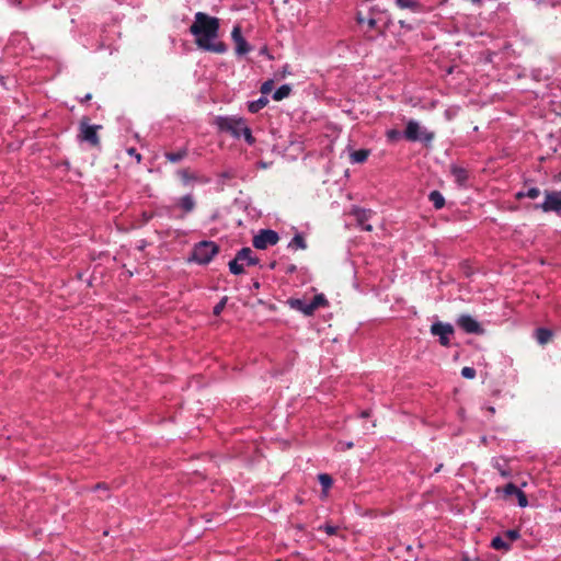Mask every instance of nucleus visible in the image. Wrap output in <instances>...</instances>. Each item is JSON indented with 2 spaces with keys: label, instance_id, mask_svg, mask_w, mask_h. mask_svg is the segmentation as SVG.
Returning a JSON list of instances; mask_svg holds the SVG:
<instances>
[{
  "label": "nucleus",
  "instance_id": "f257e3e1",
  "mask_svg": "<svg viewBox=\"0 0 561 561\" xmlns=\"http://www.w3.org/2000/svg\"><path fill=\"white\" fill-rule=\"evenodd\" d=\"M220 21L216 16H210L204 12H197L195 20L190 26V33L195 37L196 46L208 53L225 54L228 46L219 36Z\"/></svg>",
  "mask_w": 561,
  "mask_h": 561
},
{
  "label": "nucleus",
  "instance_id": "f03ea898",
  "mask_svg": "<svg viewBox=\"0 0 561 561\" xmlns=\"http://www.w3.org/2000/svg\"><path fill=\"white\" fill-rule=\"evenodd\" d=\"M219 253V245L214 241L203 240L197 242L191 253L188 261L199 265L208 264Z\"/></svg>",
  "mask_w": 561,
  "mask_h": 561
},
{
  "label": "nucleus",
  "instance_id": "7ed1b4c3",
  "mask_svg": "<svg viewBox=\"0 0 561 561\" xmlns=\"http://www.w3.org/2000/svg\"><path fill=\"white\" fill-rule=\"evenodd\" d=\"M214 124L220 133L229 134L236 139L241 137L243 128L247 127L245 119L237 116H216Z\"/></svg>",
  "mask_w": 561,
  "mask_h": 561
},
{
  "label": "nucleus",
  "instance_id": "20e7f679",
  "mask_svg": "<svg viewBox=\"0 0 561 561\" xmlns=\"http://www.w3.org/2000/svg\"><path fill=\"white\" fill-rule=\"evenodd\" d=\"M90 118L84 116L79 124L78 139L82 142H88L91 147L99 148L101 145L98 130L102 128L101 125H90Z\"/></svg>",
  "mask_w": 561,
  "mask_h": 561
},
{
  "label": "nucleus",
  "instance_id": "39448f33",
  "mask_svg": "<svg viewBox=\"0 0 561 561\" xmlns=\"http://www.w3.org/2000/svg\"><path fill=\"white\" fill-rule=\"evenodd\" d=\"M404 138L409 141H421L425 146L430 145L435 134L433 131H427L426 129H421L420 124L416 121H409L407 123V127L403 131Z\"/></svg>",
  "mask_w": 561,
  "mask_h": 561
},
{
  "label": "nucleus",
  "instance_id": "423d86ee",
  "mask_svg": "<svg viewBox=\"0 0 561 561\" xmlns=\"http://www.w3.org/2000/svg\"><path fill=\"white\" fill-rule=\"evenodd\" d=\"M531 79L533 81L541 84L539 89L530 90L528 88V95L531 93L536 99L540 98L541 101L545 100L546 96H548V90H549V81L551 79V73L548 68H536L531 71Z\"/></svg>",
  "mask_w": 561,
  "mask_h": 561
},
{
  "label": "nucleus",
  "instance_id": "0eeeda50",
  "mask_svg": "<svg viewBox=\"0 0 561 561\" xmlns=\"http://www.w3.org/2000/svg\"><path fill=\"white\" fill-rule=\"evenodd\" d=\"M530 205L528 204V209ZM533 209H541L543 213H561V191H546L541 203L534 204Z\"/></svg>",
  "mask_w": 561,
  "mask_h": 561
},
{
  "label": "nucleus",
  "instance_id": "6e6552de",
  "mask_svg": "<svg viewBox=\"0 0 561 561\" xmlns=\"http://www.w3.org/2000/svg\"><path fill=\"white\" fill-rule=\"evenodd\" d=\"M430 332L434 336H438L439 344L448 347L450 345V336L454 335L455 329L453 324L442 321L433 322Z\"/></svg>",
  "mask_w": 561,
  "mask_h": 561
},
{
  "label": "nucleus",
  "instance_id": "1a4fd4ad",
  "mask_svg": "<svg viewBox=\"0 0 561 561\" xmlns=\"http://www.w3.org/2000/svg\"><path fill=\"white\" fill-rule=\"evenodd\" d=\"M279 241V236L275 230L261 229L253 237L252 243L255 249L265 250L270 245H275Z\"/></svg>",
  "mask_w": 561,
  "mask_h": 561
},
{
  "label": "nucleus",
  "instance_id": "9d476101",
  "mask_svg": "<svg viewBox=\"0 0 561 561\" xmlns=\"http://www.w3.org/2000/svg\"><path fill=\"white\" fill-rule=\"evenodd\" d=\"M457 325L469 334H483V327L470 314H461L456 320Z\"/></svg>",
  "mask_w": 561,
  "mask_h": 561
},
{
  "label": "nucleus",
  "instance_id": "9b49d317",
  "mask_svg": "<svg viewBox=\"0 0 561 561\" xmlns=\"http://www.w3.org/2000/svg\"><path fill=\"white\" fill-rule=\"evenodd\" d=\"M231 38L236 44V54L238 56H243L251 51L252 47L243 37L240 25H236L232 28Z\"/></svg>",
  "mask_w": 561,
  "mask_h": 561
},
{
  "label": "nucleus",
  "instance_id": "f8f14e48",
  "mask_svg": "<svg viewBox=\"0 0 561 561\" xmlns=\"http://www.w3.org/2000/svg\"><path fill=\"white\" fill-rule=\"evenodd\" d=\"M176 175L181 179L184 186H187L192 182L207 184L210 181L208 176L198 175L195 172H192L188 168L179 169L176 171Z\"/></svg>",
  "mask_w": 561,
  "mask_h": 561
},
{
  "label": "nucleus",
  "instance_id": "ddd939ff",
  "mask_svg": "<svg viewBox=\"0 0 561 561\" xmlns=\"http://www.w3.org/2000/svg\"><path fill=\"white\" fill-rule=\"evenodd\" d=\"M502 491L504 496L516 495L518 499V504L520 507H526V493H524L520 489H518L514 483L510 482L503 486V489L497 488L496 492Z\"/></svg>",
  "mask_w": 561,
  "mask_h": 561
},
{
  "label": "nucleus",
  "instance_id": "4468645a",
  "mask_svg": "<svg viewBox=\"0 0 561 561\" xmlns=\"http://www.w3.org/2000/svg\"><path fill=\"white\" fill-rule=\"evenodd\" d=\"M237 178V171L234 169H227L217 174L216 188L218 192L225 191L227 185L232 186L231 180Z\"/></svg>",
  "mask_w": 561,
  "mask_h": 561
},
{
  "label": "nucleus",
  "instance_id": "2eb2a0df",
  "mask_svg": "<svg viewBox=\"0 0 561 561\" xmlns=\"http://www.w3.org/2000/svg\"><path fill=\"white\" fill-rule=\"evenodd\" d=\"M176 207H179L182 210L183 218L185 215L191 214L196 208V201L193 196V194L188 193L183 195L176 201Z\"/></svg>",
  "mask_w": 561,
  "mask_h": 561
},
{
  "label": "nucleus",
  "instance_id": "dca6fc26",
  "mask_svg": "<svg viewBox=\"0 0 561 561\" xmlns=\"http://www.w3.org/2000/svg\"><path fill=\"white\" fill-rule=\"evenodd\" d=\"M188 146L185 145L176 151H165L163 156L171 163H180L188 156Z\"/></svg>",
  "mask_w": 561,
  "mask_h": 561
},
{
  "label": "nucleus",
  "instance_id": "f3484780",
  "mask_svg": "<svg viewBox=\"0 0 561 561\" xmlns=\"http://www.w3.org/2000/svg\"><path fill=\"white\" fill-rule=\"evenodd\" d=\"M450 173L454 176L455 182L459 186H465L466 185L469 175H468V171L465 168L459 167L457 164H451L450 165Z\"/></svg>",
  "mask_w": 561,
  "mask_h": 561
},
{
  "label": "nucleus",
  "instance_id": "a211bd4d",
  "mask_svg": "<svg viewBox=\"0 0 561 561\" xmlns=\"http://www.w3.org/2000/svg\"><path fill=\"white\" fill-rule=\"evenodd\" d=\"M237 254H238V260H242L243 262L247 263L248 266H254L260 263L259 257L253 255V251L248 247L240 249L237 252Z\"/></svg>",
  "mask_w": 561,
  "mask_h": 561
},
{
  "label": "nucleus",
  "instance_id": "6ab92c4d",
  "mask_svg": "<svg viewBox=\"0 0 561 561\" xmlns=\"http://www.w3.org/2000/svg\"><path fill=\"white\" fill-rule=\"evenodd\" d=\"M287 304L291 309L298 310L302 312L305 316H312L309 302L307 304L304 299L289 298L287 300Z\"/></svg>",
  "mask_w": 561,
  "mask_h": 561
},
{
  "label": "nucleus",
  "instance_id": "aec40b11",
  "mask_svg": "<svg viewBox=\"0 0 561 561\" xmlns=\"http://www.w3.org/2000/svg\"><path fill=\"white\" fill-rule=\"evenodd\" d=\"M553 335L552 330L547 328H537L534 332V337L540 345L547 344Z\"/></svg>",
  "mask_w": 561,
  "mask_h": 561
},
{
  "label": "nucleus",
  "instance_id": "412c9836",
  "mask_svg": "<svg viewBox=\"0 0 561 561\" xmlns=\"http://www.w3.org/2000/svg\"><path fill=\"white\" fill-rule=\"evenodd\" d=\"M394 2L400 9H409L412 12L422 10V4L417 0H396Z\"/></svg>",
  "mask_w": 561,
  "mask_h": 561
},
{
  "label": "nucleus",
  "instance_id": "4be33fe9",
  "mask_svg": "<svg viewBox=\"0 0 561 561\" xmlns=\"http://www.w3.org/2000/svg\"><path fill=\"white\" fill-rule=\"evenodd\" d=\"M268 104V99L264 95L259 98L255 101H251L248 103V111L250 113H259L262 108H264Z\"/></svg>",
  "mask_w": 561,
  "mask_h": 561
},
{
  "label": "nucleus",
  "instance_id": "5701e85b",
  "mask_svg": "<svg viewBox=\"0 0 561 561\" xmlns=\"http://www.w3.org/2000/svg\"><path fill=\"white\" fill-rule=\"evenodd\" d=\"M491 547L495 550L508 551L511 549V543L505 539L503 535H499L492 539Z\"/></svg>",
  "mask_w": 561,
  "mask_h": 561
},
{
  "label": "nucleus",
  "instance_id": "b1692460",
  "mask_svg": "<svg viewBox=\"0 0 561 561\" xmlns=\"http://www.w3.org/2000/svg\"><path fill=\"white\" fill-rule=\"evenodd\" d=\"M428 199L435 209H442L445 206V197L439 191H432L428 194Z\"/></svg>",
  "mask_w": 561,
  "mask_h": 561
},
{
  "label": "nucleus",
  "instance_id": "393cba45",
  "mask_svg": "<svg viewBox=\"0 0 561 561\" xmlns=\"http://www.w3.org/2000/svg\"><path fill=\"white\" fill-rule=\"evenodd\" d=\"M309 305L311 309V314H313L318 308L327 307L329 305V301L323 294H318L312 298Z\"/></svg>",
  "mask_w": 561,
  "mask_h": 561
},
{
  "label": "nucleus",
  "instance_id": "a878e982",
  "mask_svg": "<svg viewBox=\"0 0 561 561\" xmlns=\"http://www.w3.org/2000/svg\"><path fill=\"white\" fill-rule=\"evenodd\" d=\"M288 248L294 250H305L307 249V242L301 233H296L294 238L288 243Z\"/></svg>",
  "mask_w": 561,
  "mask_h": 561
},
{
  "label": "nucleus",
  "instance_id": "bb28decb",
  "mask_svg": "<svg viewBox=\"0 0 561 561\" xmlns=\"http://www.w3.org/2000/svg\"><path fill=\"white\" fill-rule=\"evenodd\" d=\"M370 151L368 149L355 150L351 153L350 159L352 163H363L367 160Z\"/></svg>",
  "mask_w": 561,
  "mask_h": 561
},
{
  "label": "nucleus",
  "instance_id": "cd10ccee",
  "mask_svg": "<svg viewBox=\"0 0 561 561\" xmlns=\"http://www.w3.org/2000/svg\"><path fill=\"white\" fill-rule=\"evenodd\" d=\"M242 260H238V254H236L234 259L231 260L228 264L229 271L233 275H241L244 273V266H243Z\"/></svg>",
  "mask_w": 561,
  "mask_h": 561
},
{
  "label": "nucleus",
  "instance_id": "c85d7f7f",
  "mask_svg": "<svg viewBox=\"0 0 561 561\" xmlns=\"http://www.w3.org/2000/svg\"><path fill=\"white\" fill-rule=\"evenodd\" d=\"M291 92V87L289 84H283L275 90L272 98L274 101H282L283 99L289 96Z\"/></svg>",
  "mask_w": 561,
  "mask_h": 561
},
{
  "label": "nucleus",
  "instance_id": "c756f323",
  "mask_svg": "<svg viewBox=\"0 0 561 561\" xmlns=\"http://www.w3.org/2000/svg\"><path fill=\"white\" fill-rule=\"evenodd\" d=\"M318 480H319V483L321 484L322 486V493L324 495H327L328 493V490L332 486L333 484V479L330 474L328 473H320L318 476Z\"/></svg>",
  "mask_w": 561,
  "mask_h": 561
},
{
  "label": "nucleus",
  "instance_id": "7c9ffc66",
  "mask_svg": "<svg viewBox=\"0 0 561 561\" xmlns=\"http://www.w3.org/2000/svg\"><path fill=\"white\" fill-rule=\"evenodd\" d=\"M505 539L512 545V542L518 540L520 538V531H519V528H514V529H508V530H505L503 534H502Z\"/></svg>",
  "mask_w": 561,
  "mask_h": 561
},
{
  "label": "nucleus",
  "instance_id": "2f4dec72",
  "mask_svg": "<svg viewBox=\"0 0 561 561\" xmlns=\"http://www.w3.org/2000/svg\"><path fill=\"white\" fill-rule=\"evenodd\" d=\"M356 21L358 24H364L366 22V24L368 25V27L370 30L373 28H376L377 27V20L374 19V18H368V19H365L360 12H357L356 14Z\"/></svg>",
  "mask_w": 561,
  "mask_h": 561
},
{
  "label": "nucleus",
  "instance_id": "473e14b6",
  "mask_svg": "<svg viewBox=\"0 0 561 561\" xmlns=\"http://www.w3.org/2000/svg\"><path fill=\"white\" fill-rule=\"evenodd\" d=\"M386 136H387V139L389 141H398L400 140L402 137H404L403 133H401L400 130L398 129H389L387 130L386 133Z\"/></svg>",
  "mask_w": 561,
  "mask_h": 561
},
{
  "label": "nucleus",
  "instance_id": "72a5a7b5",
  "mask_svg": "<svg viewBox=\"0 0 561 561\" xmlns=\"http://www.w3.org/2000/svg\"><path fill=\"white\" fill-rule=\"evenodd\" d=\"M241 136H243L245 142L249 146H253L255 144V138L253 137L252 130L248 125H247V127L243 128Z\"/></svg>",
  "mask_w": 561,
  "mask_h": 561
},
{
  "label": "nucleus",
  "instance_id": "f704fd0d",
  "mask_svg": "<svg viewBox=\"0 0 561 561\" xmlns=\"http://www.w3.org/2000/svg\"><path fill=\"white\" fill-rule=\"evenodd\" d=\"M227 301H228V297L227 296H224L214 307L213 309V313L214 316H219L222 310L225 309L226 305H227Z\"/></svg>",
  "mask_w": 561,
  "mask_h": 561
},
{
  "label": "nucleus",
  "instance_id": "c9c22d12",
  "mask_svg": "<svg viewBox=\"0 0 561 561\" xmlns=\"http://www.w3.org/2000/svg\"><path fill=\"white\" fill-rule=\"evenodd\" d=\"M337 529H339L337 526H334V525H331V524H324V525L319 527V530L325 531V534L329 535V536L336 535Z\"/></svg>",
  "mask_w": 561,
  "mask_h": 561
},
{
  "label": "nucleus",
  "instance_id": "e433bc0d",
  "mask_svg": "<svg viewBox=\"0 0 561 561\" xmlns=\"http://www.w3.org/2000/svg\"><path fill=\"white\" fill-rule=\"evenodd\" d=\"M477 373L473 367H463L461 369V376L466 379H473L476 377Z\"/></svg>",
  "mask_w": 561,
  "mask_h": 561
},
{
  "label": "nucleus",
  "instance_id": "4c0bfd02",
  "mask_svg": "<svg viewBox=\"0 0 561 561\" xmlns=\"http://www.w3.org/2000/svg\"><path fill=\"white\" fill-rule=\"evenodd\" d=\"M273 84H274V81L273 80H267L265 82H263V84L261 85V93L262 94H267L272 91L273 89Z\"/></svg>",
  "mask_w": 561,
  "mask_h": 561
},
{
  "label": "nucleus",
  "instance_id": "58836bf2",
  "mask_svg": "<svg viewBox=\"0 0 561 561\" xmlns=\"http://www.w3.org/2000/svg\"><path fill=\"white\" fill-rule=\"evenodd\" d=\"M127 153L131 157H134L137 161V163H140L142 160V156L136 150V148L131 147L127 149Z\"/></svg>",
  "mask_w": 561,
  "mask_h": 561
},
{
  "label": "nucleus",
  "instance_id": "ea45409f",
  "mask_svg": "<svg viewBox=\"0 0 561 561\" xmlns=\"http://www.w3.org/2000/svg\"><path fill=\"white\" fill-rule=\"evenodd\" d=\"M288 75H291L290 66H289L288 64H285V65L282 67V69H280V71H279V75H278V76H279V78H280V79H284V78H285L286 76H288Z\"/></svg>",
  "mask_w": 561,
  "mask_h": 561
},
{
  "label": "nucleus",
  "instance_id": "a19ab883",
  "mask_svg": "<svg viewBox=\"0 0 561 561\" xmlns=\"http://www.w3.org/2000/svg\"><path fill=\"white\" fill-rule=\"evenodd\" d=\"M540 191L537 187H528V199H535L539 196Z\"/></svg>",
  "mask_w": 561,
  "mask_h": 561
},
{
  "label": "nucleus",
  "instance_id": "79ce46f5",
  "mask_svg": "<svg viewBox=\"0 0 561 561\" xmlns=\"http://www.w3.org/2000/svg\"><path fill=\"white\" fill-rule=\"evenodd\" d=\"M368 214L366 210H359L357 213V220L359 225H363L365 220H367Z\"/></svg>",
  "mask_w": 561,
  "mask_h": 561
},
{
  "label": "nucleus",
  "instance_id": "37998d69",
  "mask_svg": "<svg viewBox=\"0 0 561 561\" xmlns=\"http://www.w3.org/2000/svg\"><path fill=\"white\" fill-rule=\"evenodd\" d=\"M153 217H154V214H153V213L144 211V213L141 214V219H142V222H144V224L149 222Z\"/></svg>",
  "mask_w": 561,
  "mask_h": 561
},
{
  "label": "nucleus",
  "instance_id": "c03bdc74",
  "mask_svg": "<svg viewBox=\"0 0 561 561\" xmlns=\"http://www.w3.org/2000/svg\"><path fill=\"white\" fill-rule=\"evenodd\" d=\"M107 484L106 483H103V482H100V483H96L94 486H93V490L96 491V490H107Z\"/></svg>",
  "mask_w": 561,
  "mask_h": 561
},
{
  "label": "nucleus",
  "instance_id": "a18cd8bd",
  "mask_svg": "<svg viewBox=\"0 0 561 561\" xmlns=\"http://www.w3.org/2000/svg\"><path fill=\"white\" fill-rule=\"evenodd\" d=\"M297 271V266L295 264H290L286 268V274H293Z\"/></svg>",
  "mask_w": 561,
  "mask_h": 561
},
{
  "label": "nucleus",
  "instance_id": "49530a36",
  "mask_svg": "<svg viewBox=\"0 0 561 561\" xmlns=\"http://www.w3.org/2000/svg\"><path fill=\"white\" fill-rule=\"evenodd\" d=\"M92 99V95L90 93L85 94L81 100L80 102L81 103H84V102H88Z\"/></svg>",
  "mask_w": 561,
  "mask_h": 561
},
{
  "label": "nucleus",
  "instance_id": "de8ad7c7",
  "mask_svg": "<svg viewBox=\"0 0 561 561\" xmlns=\"http://www.w3.org/2000/svg\"><path fill=\"white\" fill-rule=\"evenodd\" d=\"M359 226H360V227H362V229H363V230H365V231H371V230H373V227H371L370 225H365V224H363V225H359Z\"/></svg>",
  "mask_w": 561,
  "mask_h": 561
},
{
  "label": "nucleus",
  "instance_id": "09e8293b",
  "mask_svg": "<svg viewBox=\"0 0 561 561\" xmlns=\"http://www.w3.org/2000/svg\"><path fill=\"white\" fill-rule=\"evenodd\" d=\"M370 415V412L368 410H365L360 413L362 417H368Z\"/></svg>",
  "mask_w": 561,
  "mask_h": 561
},
{
  "label": "nucleus",
  "instance_id": "8fccbe9b",
  "mask_svg": "<svg viewBox=\"0 0 561 561\" xmlns=\"http://www.w3.org/2000/svg\"><path fill=\"white\" fill-rule=\"evenodd\" d=\"M443 468V463H439L438 466H436V468L434 469V472L437 473L442 470Z\"/></svg>",
  "mask_w": 561,
  "mask_h": 561
},
{
  "label": "nucleus",
  "instance_id": "3c124183",
  "mask_svg": "<svg viewBox=\"0 0 561 561\" xmlns=\"http://www.w3.org/2000/svg\"><path fill=\"white\" fill-rule=\"evenodd\" d=\"M260 286H261V285H260V283H259L257 280H255V282L253 283V288L259 289V288H260Z\"/></svg>",
  "mask_w": 561,
  "mask_h": 561
},
{
  "label": "nucleus",
  "instance_id": "603ef678",
  "mask_svg": "<svg viewBox=\"0 0 561 561\" xmlns=\"http://www.w3.org/2000/svg\"><path fill=\"white\" fill-rule=\"evenodd\" d=\"M275 267H276V262L275 261L271 262L270 263V268L274 270Z\"/></svg>",
  "mask_w": 561,
  "mask_h": 561
},
{
  "label": "nucleus",
  "instance_id": "864d4df0",
  "mask_svg": "<svg viewBox=\"0 0 561 561\" xmlns=\"http://www.w3.org/2000/svg\"><path fill=\"white\" fill-rule=\"evenodd\" d=\"M523 196H525V193H524V192H518V193L516 194V197H517V198H522Z\"/></svg>",
  "mask_w": 561,
  "mask_h": 561
},
{
  "label": "nucleus",
  "instance_id": "5fc2aeb1",
  "mask_svg": "<svg viewBox=\"0 0 561 561\" xmlns=\"http://www.w3.org/2000/svg\"><path fill=\"white\" fill-rule=\"evenodd\" d=\"M259 167H260V168H266L267 165H266V163H265V162L260 161V162H259Z\"/></svg>",
  "mask_w": 561,
  "mask_h": 561
},
{
  "label": "nucleus",
  "instance_id": "6e6d98bb",
  "mask_svg": "<svg viewBox=\"0 0 561 561\" xmlns=\"http://www.w3.org/2000/svg\"><path fill=\"white\" fill-rule=\"evenodd\" d=\"M473 3H481L482 0H471Z\"/></svg>",
  "mask_w": 561,
  "mask_h": 561
},
{
  "label": "nucleus",
  "instance_id": "4d7b16f0",
  "mask_svg": "<svg viewBox=\"0 0 561 561\" xmlns=\"http://www.w3.org/2000/svg\"><path fill=\"white\" fill-rule=\"evenodd\" d=\"M353 447V443H347V448H352Z\"/></svg>",
  "mask_w": 561,
  "mask_h": 561
}]
</instances>
